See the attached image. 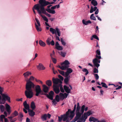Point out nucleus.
<instances>
[{
	"label": "nucleus",
	"mask_w": 122,
	"mask_h": 122,
	"mask_svg": "<svg viewBox=\"0 0 122 122\" xmlns=\"http://www.w3.org/2000/svg\"><path fill=\"white\" fill-rule=\"evenodd\" d=\"M76 105L75 104L74 109L72 111H71V109H69L65 114L62 115L60 117L58 116V121L61 122L62 119L63 121H66V122H70L69 120L72 119L75 115V112L76 110V113L82 114L84 112V108L85 107V105H83L81 107L80 109V106L79 103H77V107L76 108Z\"/></svg>",
	"instance_id": "f257e3e1"
},
{
	"label": "nucleus",
	"mask_w": 122,
	"mask_h": 122,
	"mask_svg": "<svg viewBox=\"0 0 122 122\" xmlns=\"http://www.w3.org/2000/svg\"><path fill=\"white\" fill-rule=\"evenodd\" d=\"M39 2V4L35 5L34 8L36 10L38 13H41V11L45 10L44 6L48 5L49 1L45 0H40Z\"/></svg>",
	"instance_id": "f03ea898"
},
{
	"label": "nucleus",
	"mask_w": 122,
	"mask_h": 122,
	"mask_svg": "<svg viewBox=\"0 0 122 122\" xmlns=\"http://www.w3.org/2000/svg\"><path fill=\"white\" fill-rule=\"evenodd\" d=\"M30 84L27 83V85H26L25 88L26 90L25 92V95L27 98L30 99L32 98L33 96V89L35 87L33 84L31 83Z\"/></svg>",
	"instance_id": "7ed1b4c3"
},
{
	"label": "nucleus",
	"mask_w": 122,
	"mask_h": 122,
	"mask_svg": "<svg viewBox=\"0 0 122 122\" xmlns=\"http://www.w3.org/2000/svg\"><path fill=\"white\" fill-rule=\"evenodd\" d=\"M4 88L0 86V104H4L5 101L7 100L9 102H10V98L6 93H3Z\"/></svg>",
	"instance_id": "20e7f679"
},
{
	"label": "nucleus",
	"mask_w": 122,
	"mask_h": 122,
	"mask_svg": "<svg viewBox=\"0 0 122 122\" xmlns=\"http://www.w3.org/2000/svg\"><path fill=\"white\" fill-rule=\"evenodd\" d=\"M52 81L54 83L53 88L54 91L55 93L58 94L60 92L59 86H58V84L62 83L61 81L58 78H53Z\"/></svg>",
	"instance_id": "39448f33"
},
{
	"label": "nucleus",
	"mask_w": 122,
	"mask_h": 122,
	"mask_svg": "<svg viewBox=\"0 0 122 122\" xmlns=\"http://www.w3.org/2000/svg\"><path fill=\"white\" fill-rule=\"evenodd\" d=\"M70 64V63L68 61L65 60L61 64L62 66H59V67L62 70H65L67 69L66 71L70 73L72 72L73 70L71 68H68L69 67Z\"/></svg>",
	"instance_id": "423d86ee"
},
{
	"label": "nucleus",
	"mask_w": 122,
	"mask_h": 122,
	"mask_svg": "<svg viewBox=\"0 0 122 122\" xmlns=\"http://www.w3.org/2000/svg\"><path fill=\"white\" fill-rule=\"evenodd\" d=\"M35 91L36 92L35 94L36 96H38L39 94L43 93L41 90V87L40 86L37 85L35 87Z\"/></svg>",
	"instance_id": "0eeeda50"
},
{
	"label": "nucleus",
	"mask_w": 122,
	"mask_h": 122,
	"mask_svg": "<svg viewBox=\"0 0 122 122\" xmlns=\"http://www.w3.org/2000/svg\"><path fill=\"white\" fill-rule=\"evenodd\" d=\"M87 118V116L84 113L81 115L77 122H85Z\"/></svg>",
	"instance_id": "6e6552de"
},
{
	"label": "nucleus",
	"mask_w": 122,
	"mask_h": 122,
	"mask_svg": "<svg viewBox=\"0 0 122 122\" xmlns=\"http://www.w3.org/2000/svg\"><path fill=\"white\" fill-rule=\"evenodd\" d=\"M54 94V92L52 91H51L49 93V94L48 95L47 93H41V95H46L47 97L49 98V99L51 100H53V96Z\"/></svg>",
	"instance_id": "1a4fd4ad"
},
{
	"label": "nucleus",
	"mask_w": 122,
	"mask_h": 122,
	"mask_svg": "<svg viewBox=\"0 0 122 122\" xmlns=\"http://www.w3.org/2000/svg\"><path fill=\"white\" fill-rule=\"evenodd\" d=\"M97 58H95L93 60V62L95 66L97 67L98 68L100 66L99 63H100V60Z\"/></svg>",
	"instance_id": "9d476101"
},
{
	"label": "nucleus",
	"mask_w": 122,
	"mask_h": 122,
	"mask_svg": "<svg viewBox=\"0 0 122 122\" xmlns=\"http://www.w3.org/2000/svg\"><path fill=\"white\" fill-rule=\"evenodd\" d=\"M95 11V15L97 14L99 12V10L97 9V7L96 6L93 7L92 6L91 7V9L90 10V13H92L94 11Z\"/></svg>",
	"instance_id": "9b49d317"
},
{
	"label": "nucleus",
	"mask_w": 122,
	"mask_h": 122,
	"mask_svg": "<svg viewBox=\"0 0 122 122\" xmlns=\"http://www.w3.org/2000/svg\"><path fill=\"white\" fill-rule=\"evenodd\" d=\"M51 116V114L49 113H48L47 114H45L42 116L41 118L43 121H46L47 119V117L48 118H50Z\"/></svg>",
	"instance_id": "f8f14e48"
},
{
	"label": "nucleus",
	"mask_w": 122,
	"mask_h": 122,
	"mask_svg": "<svg viewBox=\"0 0 122 122\" xmlns=\"http://www.w3.org/2000/svg\"><path fill=\"white\" fill-rule=\"evenodd\" d=\"M51 6V5H48L47 6V8L46 9V10L49 13L52 14H54L56 13L55 11L54 10H51V8H50Z\"/></svg>",
	"instance_id": "ddd939ff"
},
{
	"label": "nucleus",
	"mask_w": 122,
	"mask_h": 122,
	"mask_svg": "<svg viewBox=\"0 0 122 122\" xmlns=\"http://www.w3.org/2000/svg\"><path fill=\"white\" fill-rule=\"evenodd\" d=\"M76 116L75 117L74 119L72 121H71V122H70V120L69 121L70 122H75L76 121H77V120L78 119H79V118H80V117L82 115V114H79V113H76Z\"/></svg>",
	"instance_id": "4468645a"
},
{
	"label": "nucleus",
	"mask_w": 122,
	"mask_h": 122,
	"mask_svg": "<svg viewBox=\"0 0 122 122\" xmlns=\"http://www.w3.org/2000/svg\"><path fill=\"white\" fill-rule=\"evenodd\" d=\"M70 89L67 86H66L65 85L64 86V88L65 92L67 93H70L71 89H72V86L70 85H69Z\"/></svg>",
	"instance_id": "2eb2a0df"
},
{
	"label": "nucleus",
	"mask_w": 122,
	"mask_h": 122,
	"mask_svg": "<svg viewBox=\"0 0 122 122\" xmlns=\"http://www.w3.org/2000/svg\"><path fill=\"white\" fill-rule=\"evenodd\" d=\"M5 109L7 112H8L9 114H10L11 112V107L10 106L6 103L5 104Z\"/></svg>",
	"instance_id": "dca6fc26"
},
{
	"label": "nucleus",
	"mask_w": 122,
	"mask_h": 122,
	"mask_svg": "<svg viewBox=\"0 0 122 122\" xmlns=\"http://www.w3.org/2000/svg\"><path fill=\"white\" fill-rule=\"evenodd\" d=\"M35 79V78L33 76H31L30 77L29 79L27 81V83L26 84V85H27V83H28L30 84H31V83L33 84L34 85V87H35V86L34 84L32 82H31V81H33Z\"/></svg>",
	"instance_id": "f3484780"
},
{
	"label": "nucleus",
	"mask_w": 122,
	"mask_h": 122,
	"mask_svg": "<svg viewBox=\"0 0 122 122\" xmlns=\"http://www.w3.org/2000/svg\"><path fill=\"white\" fill-rule=\"evenodd\" d=\"M68 95V94L66 93H61L59 94V96L61 99H64V98H66Z\"/></svg>",
	"instance_id": "a211bd4d"
},
{
	"label": "nucleus",
	"mask_w": 122,
	"mask_h": 122,
	"mask_svg": "<svg viewBox=\"0 0 122 122\" xmlns=\"http://www.w3.org/2000/svg\"><path fill=\"white\" fill-rule=\"evenodd\" d=\"M49 88L45 85H42V90L44 92L47 93L49 91Z\"/></svg>",
	"instance_id": "6ab92c4d"
},
{
	"label": "nucleus",
	"mask_w": 122,
	"mask_h": 122,
	"mask_svg": "<svg viewBox=\"0 0 122 122\" xmlns=\"http://www.w3.org/2000/svg\"><path fill=\"white\" fill-rule=\"evenodd\" d=\"M37 68L38 69L40 70H43L45 69L43 64L41 63H39L38 65L36 66Z\"/></svg>",
	"instance_id": "aec40b11"
},
{
	"label": "nucleus",
	"mask_w": 122,
	"mask_h": 122,
	"mask_svg": "<svg viewBox=\"0 0 122 122\" xmlns=\"http://www.w3.org/2000/svg\"><path fill=\"white\" fill-rule=\"evenodd\" d=\"M96 57L98 59H100L101 58V56L100 51L99 50H97L96 51Z\"/></svg>",
	"instance_id": "412c9836"
},
{
	"label": "nucleus",
	"mask_w": 122,
	"mask_h": 122,
	"mask_svg": "<svg viewBox=\"0 0 122 122\" xmlns=\"http://www.w3.org/2000/svg\"><path fill=\"white\" fill-rule=\"evenodd\" d=\"M82 23L85 25H87L89 24H91L92 22L90 20H88L86 21L85 19H83L82 20Z\"/></svg>",
	"instance_id": "4be33fe9"
},
{
	"label": "nucleus",
	"mask_w": 122,
	"mask_h": 122,
	"mask_svg": "<svg viewBox=\"0 0 122 122\" xmlns=\"http://www.w3.org/2000/svg\"><path fill=\"white\" fill-rule=\"evenodd\" d=\"M24 106L25 108L26 109L28 110H29L30 106L27 103L26 101H25L23 103Z\"/></svg>",
	"instance_id": "5701e85b"
},
{
	"label": "nucleus",
	"mask_w": 122,
	"mask_h": 122,
	"mask_svg": "<svg viewBox=\"0 0 122 122\" xmlns=\"http://www.w3.org/2000/svg\"><path fill=\"white\" fill-rule=\"evenodd\" d=\"M98 121L97 119H96L93 117H90L89 119V121L90 122H95L96 121L97 122V121Z\"/></svg>",
	"instance_id": "b1692460"
},
{
	"label": "nucleus",
	"mask_w": 122,
	"mask_h": 122,
	"mask_svg": "<svg viewBox=\"0 0 122 122\" xmlns=\"http://www.w3.org/2000/svg\"><path fill=\"white\" fill-rule=\"evenodd\" d=\"M39 13V15L41 16L44 21H46L47 22H48V19L44 15H42V12H41V13Z\"/></svg>",
	"instance_id": "393cba45"
},
{
	"label": "nucleus",
	"mask_w": 122,
	"mask_h": 122,
	"mask_svg": "<svg viewBox=\"0 0 122 122\" xmlns=\"http://www.w3.org/2000/svg\"><path fill=\"white\" fill-rule=\"evenodd\" d=\"M70 78V76H68L66 77V78L64 80V81L66 84L68 83V81Z\"/></svg>",
	"instance_id": "a878e982"
},
{
	"label": "nucleus",
	"mask_w": 122,
	"mask_h": 122,
	"mask_svg": "<svg viewBox=\"0 0 122 122\" xmlns=\"http://www.w3.org/2000/svg\"><path fill=\"white\" fill-rule=\"evenodd\" d=\"M29 115L31 117L33 116L35 114V113L32 110H29L28 111Z\"/></svg>",
	"instance_id": "bb28decb"
},
{
	"label": "nucleus",
	"mask_w": 122,
	"mask_h": 122,
	"mask_svg": "<svg viewBox=\"0 0 122 122\" xmlns=\"http://www.w3.org/2000/svg\"><path fill=\"white\" fill-rule=\"evenodd\" d=\"M56 35L57 34L58 36H60L61 35V32L59 29L58 28L56 27Z\"/></svg>",
	"instance_id": "cd10ccee"
},
{
	"label": "nucleus",
	"mask_w": 122,
	"mask_h": 122,
	"mask_svg": "<svg viewBox=\"0 0 122 122\" xmlns=\"http://www.w3.org/2000/svg\"><path fill=\"white\" fill-rule=\"evenodd\" d=\"M31 73L30 72L28 71L24 73L23 74V75L24 76V77L25 78H26L29 76L30 75H31Z\"/></svg>",
	"instance_id": "c85d7f7f"
},
{
	"label": "nucleus",
	"mask_w": 122,
	"mask_h": 122,
	"mask_svg": "<svg viewBox=\"0 0 122 122\" xmlns=\"http://www.w3.org/2000/svg\"><path fill=\"white\" fill-rule=\"evenodd\" d=\"M39 43L40 46L42 47H44L46 46V43L41 40H39Z\"/></svg>",
	"instance_id": "c756f323"
},
{
	"label": "nucleus",
	"mask_w": 122,
	"mask_h": 122,
	"mask_svg": "<svg viewBox=\"0 0 122 122\" xmlns=\"http://www.w3.org/2000/svg\"><path fill=\"white\" fill-rule=\"evenodd\" d=\"M93 113V112L91 110L88 111L87 112H85L84 113L88 117V116H90Z\"/></svg>",
	"instance_id": "7c9ffc66"
},
{
	"label": "nucleus",
	"mask_w": 122,
	"mask_h": 122,
	"mask_svg": "<svg viewBox=\"0 0 122 122\" xmlns=\"http://www.w3.org/2000/svg\"><path fill=\"white\" fill-rule=\"evenodd\" d=\"M42 13L46 15L47 16L49 17H50L51 16V15L50 14H49L47 12H46L45 10L41 11Z\"/></svg>",
	"instance_id": "2f4dec72"
},
{
	"label": "nucleus",
	"mask_w": 122,
	"mask_h": 122,
	"mask_svg": "<svg viewBox=\"0 0 122 122\" xmlns=\"http://www.w3.org/2000/svg\"><path fill=\"white\" fill-rule=\"evenodd\" d=\"M50 31L53 34H55L56 35V29H55L52 28H50Z\"/></svg>",
	"instance_id": "473e14b6"
},
{
	"label": "nucleus",
	"mask_w": 122,
	"mask_h": 122,
	"mask_svg": "<svg viewBox=\"0 0 122 122\" xmlns=\"http://www.w3.org/2000/svg\"><path fill=\"white\" fill-rule=\"evenodd\" d=\"M35 27L36 29L38 32L41 31V29L40 26H38L36 23L35 24Z\"/></svg>",
	"instance_id": "72a5a7b5"
},
{
	"label": "nucleus",
	"mask_w": 122,
	"mask_h": 122,
	"mask_svg": "<svg viewBox=\"0 0 122 122\" xmlns=\"http://www.w3.org/2000/svg\"><path fill=\"white\" fill-rule=\"evenodd\" d=\"M91 3L92 5L94 6H96L97 4L98 3L96 0H93L91 1Z\"/></svg>",
	"instance_id": "f704fd0d"
},
{
	"label": "nucleus",
	"mask_w": 122,
	"mask_h": 122,
	"mask_svg": "<svg viewBox=\"0 0 122 122\" xmlns=\"http://www.w3.org/2000/svg\"><path fill=\"white\" fill-rule=\"evenodd\" d=\"M62 84V83L58 84V86H59V88H60L61 92L63 93L64 92V90L62 87V85L61 84Z\"/></svg>",
	"instance_id": "c9c22d12"
},
{
	"label": "nucleus",
	"mask_w": 122,
	"mask_h": 122,
	"mask_svg": "<svg viewBox=\"0 0 122 122\" xmlns=\"http://www.w3.org/2000/svg\"><path fill=\"white\" fill-rule=\"evenodd\" d=\"M30 107L32 110H34L35 108V105L34 102H32L31 103Z\"/></svg>",
	"instance_id": "e433bc0d"
},
{
	"label": "nucleus",
	"mask_w": 122,
	"mask_h": 122,
	"mask_svg": "<svg viewBox=\"0 0 122 122\" xmlns=\"http://www.w3.org/2000/svg\"><path fill=\"white\" fill-rule=\"evenodd\" d=\"M11 114L14 117L18 115V113L15 110Z\"/></svg>",
	"instance_id": "4c0bfd02"
},
{
	"label": "nucleus",
	"mask_w": 122,
	"mask_h": 122,
	"mask_svg": "<svg viewBox=\"0 0 122 122\" xmlns=\"http://www.w3.org/2000/svg\"><path fill=\"white\" fill-rule=\"evenodd\" d=\"M46 83L49 86H50L51 85L52 82L51 80H49L46 81Z\"/></svg>",
	"instance_id": "58836bf2"
},
{
	"label": "nucleus",
	"mask_w": 122,
	"mask_h": 122,
	"mask_svg": "<svg viewBox=\"0 0 122 122\" xmlns=\"http://www.w3.org/2000/svg\"><path fill=\"white\" fill-rule=\"evenodd\" d=\"M90 18L92 20H96V18L94 15V14H93L91 15L90 16Z\"/></svg>",
	"instance_id": "ea45409f"
},
{
	"label": "nucleus",
	"mask_w": 122,
	"mask_h": 122,
	"mask_svg": "<svg viewBox=\"0 0 122 122\" xmlns=\"http://www.w3.org/2000/svg\"><path fill=\"white\" fill-rule=\"evenodd\" d=\"M0 109L2 112H4L5 109V107L3 105H1L0 106Z\"/></svg>",
	"instance_id": "a19ab883"
},
{
	"label": "nucleus",
	"mask_w": 122,
	"mask_h": 122,
	"mask_svg": "<svg viewBox=\"0 0 122 122\" xmlns=\"http://www.w3.org/2000/svg\"><path fill=\"white\" fill-rule=\"evenodd\" d=\"M56 48L58 50H62L63 47L62 46L59 45L56 47Z\"/></svg>",
	"instance_id": "79ce46f5"
},
{
	"label": "nucleus",
	"mask_w": 122,
	"mask_h": 122,
	"mask_svg": "<svg viewBox=\"0 0 122 122\" xmlns=\"http://www.w3.org/2000/svg\"><path fill=\"white\" fill-rule=\"evenodd\" d=\"M55 99L57 102H58L60 101V97L58 95H57L56 96Z\"/></svg>",
	"instance_id": "37998d69"
},
{
	"label": "nucleus",
	"mask_w": 122,
	"mask_h": 122,
	"mask_svg": "<svg viewBox=\"0 0 122 122\" xmlns=\"http://www.w3.org/2000/svg\"><path fill=\"white\" fill-rule=\"evenodd\" d=\"M61 42L62 44V45L63 46H65L66 45V43L64 41V40L63 39L61 38Z\"/></svg>",
	"instance_id": "c03bdc74"
},
{
	"label": "nucleus",
	"mask_w": 122,
	"mask_h": 122,
	"mask_svg": "<svg viewBox=\"0 0 122 122\" xmlns=\"http://www.w3.org/2000/svg\"><path fill=\"white\" fill-rule=\"evenodd\" d=\"M82 71L86 72L85 75H87L89 73L88 71L86 68H84L82 69Z\"/></svg>",
	"instance_id": "a18cd8bd"
},
{
	"label": "nucleus",
	"mask_w": 122,
	"mask_h": 122,
	"mask_svg": "<svg viewBox=\"0 0 122 122\" xmlns=\"http://www.w3.org/2000/svg\"><path fill=\"white\" fill-rule=\"evenodd\" d=\"M59 73L63 76H65V73L64 71H61L60 70H58Z\"/></svg>",
	"instance_id": "49530a36"
},
{
	"label": "nucleus",
	"mask_w": 122,
	"mask_h": 122,
	"mask_svg": "<svg viewBox=\"0 0 122 122\" xmlns=\"http://www.w3.org/2000/svg\"><path fill=\"white\" fill-rule=\"evenodd\" d=\"M101 84L102 85V86L107 88V86L106 85V83H104L102 82L101 83Z\"/></svg>",
	"instance_id": "de8ad7c7"
},
{
	"label": "nucleus",
	"mask_w": 122,
	"mask_h": 122,
	"mask_svg": "<svg viewBox=\"0 0 122 122\" xmlns=\"http://www.w3.org/2000/svg\"><path fill=\"white\" fill-rule=\"evenodd\" d=\"M51 60H52L53 62L55 64L56 62V60L53 57H51Z\"/></svg>",
	"instance_id": "09e8293b"
},
{
	"label": "nucleus",
	"mask_w": 122,
	"mask_h": 122,
	"mask_svg": "<svg viewBox=\"0 0 122 122\" xmlns=\"http://www.w3.org/2000/svg\"><path fill=\"white\" fill-rule=\"evenodd\" d=\"M94 75L95 77L96 80H97L99 79V76L97 74H94Z\"/></svg>",
	"instance_id": "8fccbe9b"
},
{
	"label": "nucleus",
	"mask_w": 122,
	"mask_h": 122,
	"mask_svg": "<svg viewBox=\"0 0 122 122\" xmlns=\"http://www.w3.org/2000/svg\"><path fill=\"white\" fill-rule=\"evenodd\" d=\"M93 72L94 73H98V68H95L93 70Z\"/></svg>",
	"instance_id": "3c124183"
},
{
	"label": "nucleus",
	"mask_w": 122,
	"mask_h": 122,
	"mask_svg": "<svg viewBox=\"0 0 122 122\" xmlns=\"http://www.w3.org/2000/svg\"><path fill=\"white\" fill-rule=\"evenodd\" d=\"M35 20L37 23L38 24V25L39 26H41V24H40V22L39 20H38V19L36 18Z\"/></svg>",
	"instance_id": "603ef678"
},
{
	"label": "nucleus",
	"mask_w": 122,
	"mask_h": 122,
	"mask_svg": "<svg viewBox=\"0 0 122 122\" xmlns=\"http://www.w3.org/2000/svg\"><path fill=\"white\" fill-rule=\"evenodd\" d=\"M0 117L1 119V121L2 122H3V119L4 118V119L5 118V116L4 115H1L0 116Z\"/></svg>",
	"instance_id": "864d4df0"
},
{
	"label": "nucleus",
	"mask_w": 122,
	"mask_h": 122,
	"mask_svg": "<svg viewBox=\"0 0 122 122\" xmlns=\"http://www.w3.org/2000/svg\"><path fill=\"white\" fill-rule=\"evenodd\" d=\"M70 73H69L68 72H67V71H66V72L65 73V76L66 77H67V76H69V75Z\"/></svg>",
	"instance_id": "5fc2aeb1"
},
{
	"label": "nucleus",
	"mask_w": 122,
	"mask_h": 122,
	"mask_svg": "<svg viewBox=\"0 0 122 122\" xmlns=\"http://www.w3.org/2000/svg\"><path fill=\"white\" fill-rule=\"evenodd\" d=\"M92 37L94 38L95 39H96L97 40H99V39L98 37H97V36L96 35H93L92 36Z\"/></svg>",
	"instance_id": "6e6d98bb"
},
{
	"label": "nucleus",
	"mask_w": 122,
	"mask_h": 122,
	"mask_svg": "<svg viewBox=\"0 0 122 122\" xmlns=\"http://www.w3.org/2000/svg\"><path fill=\"white\" fill-rule=\"evenodd\" d=\"M58 77L60 79V80H61V81H62L64 79L63 77L60 75H58Z\"/></svg>",
	"instance_id": "4d7b16f0"
},
{
	"label": "nucleus",
	"mask_w": 122,
	"mask_h": 122,
	"mask_svg": "<svg viewBox=\"0 0 122 122\" xmlns=\"http://www.w3.org/2000/svg\"><path fill=\"white\" fill-rule=\"evenodd\" d=\"M35 80L36 82H39V83H40L41 84H43L42 82L39 80H37L36 79H35Z\"/></svg>",
	"instance_id": "13d9d810"
},
{
	"label": "nucleus",
	"mask_w": 122,
	"mask_h": 122,
	"mask_svg": "<svg viewBox=\"0 0 122 122\" xmlns=\"http://www.w3.org/2000/svg\"><path fill=\"white\" fill-rule=\"evenodd\" d=\"M61 54L63 57H64L65 56L66 53L64 52H61Z\"/></svg>",
	"instance_id": "bf43d9fd"
},
{
	"label": "nucleus",
	"mask_w": 122,
	"mask_h": 122,
	"mask_svg": "<svg viewBox=\"0 0 122 122\" xmlns=\"http://www.w3.org/2000/svg\"><path fill=\"white\" fill-rule=\"evenodd\" d=\"M50 38H48L46 40V42L48 45H50Z\"/></svg>",
	"instance_id": "052dcab7"
},
{
	"label": "nucleus",
	"mask_w": 122,
	"mask_h": 122,
	"mask_svg": "<svg viewBox=\"0 0 122 122\" xmlns=\"http://www.w3.org/2000/svg\"><path fill=\"white\" fill-rule=\"evenodd\" d=\"M56 8V6H52L51 7V10H54Z\"/></svg>",
	"instance_id": "680f3d73"
},
{
	"label": "nucleus",
	"mask_w": 122,
	"mask_h": 122,
	"mask_svg": "<svg viewBox=\"0 0 122 122\" xmlns=\"http://www.w3.org/2000/svg\"><path fill=\"white\" fill-rule=\"evenodd\" d=\"M19 116L21 118H22L23 117V115L22 113L21 112L20 113Z\"/></svg>",
	"instance_id": "e2e57ef3"
},
{
	"label": "nucleus",
	"mask_w": 122,
	"mask_h": 122,
	"mask_svg": "<svg viewBox=\"0 0 122 122\" xmlns=\"http://www.w3.org/2000/svg\"><path fill=\"white\" fill-rule=\"evenodd\" d=\"M56 101L55 99H54V100H53L52 101L53 103L55 105H56L57 103V102Z\"/></svg>",
	"instance_id": "0e129e2a"
},
{
	"label": "nucleus",
	"mask_w": 122,
	"mask_h": 122,
	"mask_svg": "<svg viewBox=\"0 0 122 122\" xmlns=\"http://www.w3.org/2000/svg\"><path fill=\"white\" fill-rule=\"evenodd\" d=\"M50 44L52 46H54L55 44V43L53 40H52Z\"/></svg>",
	"instance_id": "69168bd1"
},
{
	"label": "nucleus",
	"mask_w": 122,
	"mask_h": 122,
	"mask_svg": "<svg viewBox=\"0 0 122 122\" xmlns=\"http://www.w3.org/2000/svg\"><path fill=\"white\" fill-rule=\"evenodd\" d=\"M97 122H106V121L104 119H102L100 121H97Z\"/></svg>",
	"instance_id": "338daca9"
},
{
	"label": "nucleus",
	"mask_w": 122,
	"mask_h": 122,
	"mask_svg": "<svg viewBox=\"0 0 122 122\" xmlns=\"http://www.w3.org/2000/svg\"><path fill=\"white\" fill-rule=\"evenodd\" d=\"M96 17H97V19L98 20H100V21H102V19H101L99 17L98 15H96Z\"/></svg>",
	"instance_id": "774afa93"
}]
</instances>
